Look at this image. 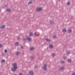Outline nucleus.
Listing matches in <instances>:
<instances>
[{
    "label": "nucleus",
    "instance_id": "obj_1",
    "mask_svg": "<svg viewBox=\"0 0 75 75\" xmlns=\"http://www.w3.org/2000/svg\"><path fill=\"white\" fill-rule=\"evenodd\" d=\"M12 65L13 67L11 69V71L12 72H15L16 70L17 69V64L16 63H14Z\"/></svg>",
    "mask_w": 75,
    "mask_h": 75
},
{
    "label": "nucleus",
    "instance_id": "obj_2",
    "mask_svg": "<svg viewBox=\"0 0 75 75\" xmlns=\"http://www.w3.org/2000/svg\"><path fill=\"white\" fill-rule=\"evenodd\" d=\"M47 64H45L44 66L42 67L44 71H46L47 69Z\"/></svg>",
    "mask_w": 75,
    "mask_h": 75
},
{
    "label": "nucleus",
    "instance_id": "obj_3",
    "mask_svg": "<svg viewBox=\"0 0 75 75\" xmlns=\"http://www.w3.org/2000/svg\"><path fill=\"white\" fill-rule=\"evenodd\" d=\"M42 10V7L37 8H36V11L37 12H39V11H41Z\"/></svg>",
    "mask_w": 75,
    "mask_h": 75
},
{
    "label": "nucleus",
    "instance_id": "obj_4",
    "mask_svg": "<svg viewBox=\"0 0 75 75\" xmlns=\"http://www.w3.org/2000/svg\"><path fill=\"white\" fill-rule=\"evenodd\" d=\"M26 39L29 42H30L31 41V38L28 37H26Z\"/></svg>",
    "mask_w": 75,
    "mask_h": 75
},
{
    "label": "nucleus",
    "instance_id": "obj_5",
    "mask_svg": "<svg viewBox=\"0 0 75 75\" xmlns=\"http://www.w3.org/2000/svg\"><path fill=\"white\" fill-rule=\"evenodd\" d=\"M5 27H6L5 25H2L0 26V28L1 29H4L5 28Z\"/></svg>",
    "mask_w": 75,
    "mask_h": 75
},
{
    "label": "nucleus",
    "instance_id": "obj_6",
    "mask_svg": "<svg viewBox=\"0 0 75 75\" xmlns=\"http://www.w3.org/2000/svg\"><path fill=\"white\" fill-rule=\"evenodd\" d=\"M50 25H52L54 23V21L52 20L50 21Z\"/></svg>",
    "mask_w": 75,
    "mask_h": 75
},
{
    "label": "nucleus",
    "instance_id": "obj_7",
    "mask_svg": "<svg viewBox=\"0 0 75 75\" xmlns=\"http://www.w3.org/2000/svg\"><path fill=\"white\" fill-rule=\"evenodd\" d=\"M29 36L30 37H33V33L32 32L29 33Z\"/></svg>",
    "mask_w": 75,
    "mask_h": 75
},
{
    "label": "nucleus",
    "instance_id": "obj_8",
    "mask_svg": "<svg viewBox=\"0 0 75 75\" xmlns=\"http://www.w3.org/2000/svg\"><path fill=\"white\" fill-rule=\"evenodd\" d=\"M45 40L47 42H50L51 41V40H49L48 38L46 39Z\"/></svg>",
    "mask_w": 75,
    "mask_h": 75
},
{
    "label": "nucleus",
    "instance_id": "obj_9",
    "mask_svg": "<svg viewBox=\"0 0 75 75\" xmlns=\"http://www.w3.org/2000/svg\"><path fill=\"white\" fill-rule=\"evenodd\" d=\"M10 11H11V9L10 8H8L6 9V11H7V12L9 13V12H10Z\"/></svg>",
    "mask_w": 75,
    "mask_h": 75
},
{
    "label": "nucleus",
    "instance_id": "obj_10",
    "mask_svg": "<svg viewBox=\"0 0 75 75\" xmlns=\"http://www.w3.org/2000/svg\"><path fill=\"white\" fill-rule=\"evenodd\" d=\"M29 74H30V75H34L33 74V72L32 71H30Z\"/></svg>",
    "mask_w": 75,
    "mask_h": 75
},
{
    "label": "nucleus",
    "instance_id": "obj_11",
    "mask_svg": "<svg viewBox=\"0 0 75 75\" xmlns=\"http://www.w3.org/2000/svg\"><path fill=\"white\" fill-rule=\"evenodd\" d=\"M49 48L50 49L51 48H53V47H54V46H53V45H49Z\"/></svg>",
    "mask_w": 75,
    "mask_h": 75
},
{
    "label": "nucleus",
    "instance_id": "obj_12",
    "mask_svg": "<svg viewBox=\"0 0 75 75\" xmlns=\"http://www.w3.org/2000/svg\"><path fill=\"white\" fill-rule=\"evenodd\" d=\"M67 62H72V60L71 59H68Z\"/></svg>",
    "mask_w": 75,
    "mask_h": 75
},
{
    "label": "nucleus",
    "instance_id": "obj_13",
    "mask_svg": "<svg viewBox=\"0 0 75 75\" xmlns=\"http://www.w3.org/2000/svg\"><path fill=\"white\" fill-rule=\"evenodd\" d=\"M62 31L63 33H66V31H67V30L65 29H63L62 30Z\"/></svg>",
    "mask_w": 75,
    "mask_h": 75
},
{
    "label": "nucleus",
    "instance_id": "obj_14",
    "mask_svg": "<svg viewBox=\"0 0 75 75\" xmlns=\"http://www.w3.org/2000/svg\"><path fill=\"white\" fill-rule=\"evenodd\" d=\"M64 67H61L59 69V71H61V70H63L64 69Z\"/></svg>",
    "mask_w": 75,
    "mask_h": 75
},
{
    "label": "nucleus",
    "instance_id": "obj_15",
    "mask_svg": "<svg viewBox=\"0 0 75 75\" xmlns=\"http://www.w3.org/2000/svg\"><path fill=\"white\" fill-rule=\"evenodd\" d=\"M19 54H20V52H16V55H19Z\"/></svg>",
    "mask_w": 75,
    "mask_h": 75
},
{
    "label": "nucleus",
    "instance_id": "obj_16",
    "mask_svg": "<svg viewBox=\"0 0 75 75\" xmlns=\"http://www.w3.org/2000/svg\"><path fill=\"white\" fill-rule=\"evenodd\" d=\"M18 44H19L18 42H16L15 43V45H16V46H18Z\"/></svg>",
    "mask_w": 75,
    "mask_h": 75
},
{
    "label": "nucleus",
    "instance_id": "obj_17",
    "mask_svg": "<svg viewBox=\"0 0 75 75\" xmlns=\"http://www.w3.org/2000/svg\"><path fill=\"white\" fill-rule=\"evenodd\" d=\"M34 56H32L31 57V59H32V60H33V59H34Z\"/></svg>",
    "mask_w": 75,
    "mask_h": 75
},
{
    "label": "nucleus",
    "instance_id": "obj_18",
    "mask_svg": "<svg viewBox=\"0 0 75 75\" xmlns=\"http://www.w3.org/2000/svg\"><path fill=\"white\" fill-rule=\"evenodd\" d=\"M68 32L69 33H72V30H68Z\"/></svg>",
    "mask_w": 75,
    "mask_h": 75
},
{
    "label": "nucleus",
    "instance_id": "obj_19",
    "mask_svg": "<svg viewBox=\"0 0 75 75\" xmlns=\"http://www.w3.org/2000/svg\"><path fill=\"white\" fill-rule=\"evenodd\" d=\"M33 50H34L33 47H30V51H33Z\"/></svg>",
    "mask_w": 75,
    "mask_h": 75
},
{
    "label": "nucleus",
    "instance_id": "obj_20",
    "mask_svg": "<svg viewBox=\"0 0 75 75\" xmlns=\"http://www.w3.org/2000/svg\"><path fill=\"white\" fill-rule=\"evenodd\" d=\"M5 62V60L4 59H3L1 61V63L4 62Z\"/></svg>",
    "mask_w": 75,
    "mask_h": 75
},
{
    "label": "nucleus",
    "instance_id": "obj_21",
    "mask_svg": "<svg viewBox=\"0 0 75 75\" xmlns=\"http://www.w3.org/2000/svg\"><path fill=\"white\" fill-rule=\"evenodd\" d=\"M55 55V54L54 53L52 54V57H54Z\"/></svg>",
    "mask_w": 75,
    "mask_h": 75
},
{
    "label": "nucleus",
    "instance_id": "obj_22",
    "mask_svg": "<svg viewBox=\"0 0 75 75\" xmlns=\"http://www.w3.org/2000/svg\"><path fill=\"white\" fill-rule=\"evenodd\" d=\"M69 4H70V2H68L67 3V5L68 6H69Z\"/></svg>",
    "mask_w": 75,
    "mask_h": 75
},
{
    "label": "nucleus",
    "instance_id": "obj_23",
    "mask_svg": "<svg viewBox=\"0 0 75 75\" xmlns=\"http://www.w3.org/2000/svg\"><path fill=\"white\" fill-rule=\"evenodd\" d=\"M28 4H31V3H33V2L32 1H30L28 3Z\"/></svg>",
    "mask_w": 75,
    "mask_h": 75
},
{
    "label": "nucleus",
    "instance_id": "obj_24",
    "mask_svg": "<svg viewBox=\"0 0 75 75\" xmlns=\"http://www.w3.org/2000/svg\"><path fill=\"white\" fill-rule=\"evenodd\" d=\"M7 52V50L6 49H5L4 50V52H5V53H6Z\"/></svg>",
    "mask_w": 75,
    "mask_h": 75
},
{
    "label": "nucleus",
    "instance_id": "obj_25",
    "mask_svg": "<svg viewBox=\"0 0 75 75\" xmlns=\"http://www.w3.org/2000/svg\"><path fill=\"white\" fill-rule=\"evenodd\" d=\"M53 38H56V36L55 35H54L53 36Z\"/></svg>",
    "mask_w": 75,
    "mask_h": 75
},
{
    "label": "nucleus",
    "instance_id": "obj_26",
    "mask_svg": "<svg viewBox=\"0 0 75 75\" xmlns=\"http://www.w3.org/2000/svg\"><path fill=\"white\" fill-rule=\"evenodd\" d=\"M64 61H62V62H61L62 64H63V63H64Z\"/></svg>",
    "mask_w": 75,
    "mask_h": 75
},
{
    "label": "nucleus",
    "instance_id": "obj_27",
    "mask_svg": "<svg viewBox=\"0 0 75 75\" xmlns=\"http://www.w3.org/2000/svg\"><path fill=\"white\" fill-rule=\"evenodd\" d=\"M36 34H37V32H35L34 33V35H36Z\"/></svg>",
    "mask_w": 75,
    "mask_h": 75
},
{
    "label": "nucleus",
    "instance_id": "obj_28",
    "mask_svg": "<svg viewBox=\"0 0 75 75\" xmlns=\"http://www.w3.org/2000/svg\"><path fill=\"white\" fill-rule=\"evenodd\" d=\"M70 53L69 52H67V54H70Z\"/></svg>",
    "mask_w": 75,
    "mask_h": 75
},
{
    "label": "nucleus",
    "instance_id": "obj_29",
    "mask_svg": "<svg viewBox=\"0 0 75 75\" xmlns=\"http://www.w3.org/2000/svg\"><path fill=\"white\" fill-rule=\"evenodd\" d=\"M2 47V45L1 44H0V48H1Z\"/></svg>",
    "mask_w": 75,
    "mask_h": 75
},
{
    "label": "nucleus",
    "instance_id": "obj_30",
    "mask_svg": "<svg viewBox=\"0 0 75 75\" xmlns=\"http://www.w3.org/2000/svg\"><path fill=\"white\" fill-rule=\"evenodd\" d=\"M21 48L23 49V48H24V47H23V46H21Z\"/></svg>",
    "mask_w": 75,
    "mask_h": 75
},
{
    "label": "nucleus",
    "instance_id": "obj_31",
    "mask_svg": "<svg viewBox=\"0 0 75 75\" xmlns=\"http://www.w3.org/2000/svg\"><path fill=\"white\" fill-rule=\"evenodd\" d=\"M71 75H75V73H72V74H71Z\"/></svg>",
    "mask_w": 75,
    "mask_h": 75
},
{
    "label": "nucleus",
    "instance_id": "obj_32",
    "mask_svg": "<svg viewBox=\"0 0 75 75\" xmlns=\"http://www.w3.org/2000/svg\"><path fill=\"white\" fill-rule=\"evenodd\" d=\"M37 65H36L34 67V68L35 69L36 68H37Z\"/></svg>",
    "mask_w": 75,
    "mask_h": 75
},
{
    "label": "nucleus",
    "instance_id": "obj_33",
    "mask_svg": "<svg viewBox=\"0 0 75 75\" xmlns=\"http://www.w3.org/2000/svg\"><path fill=\"white\" fill-rule=\"evenodd\" d=\"M19 75H23V74H22L20 73L19 74Z\"/></svg>",
    "mask_w": 75,
    "mask_h": 75
},
{
    "label": "nucleus",
    "instance_id": "obj_34",
    "mask_svg": "<svg viewBox=\"0 0 75 75\" xmlns=\"http://www.w3.org/2000/svg\"><path fill=\"white\" fill-rule=\"evenodd\" d=\"M26 39H25V38H24L23 39V40L24 41H25L26 40Z\"/></svg>",
    "mask_w": 75,
    "mask_h": 75
},
{
    "label": "nucleus",
    "instance_id": "obj_35",
    "mask_svg": "<svg viewBox=\"0 0 75 75\" xmlns=\"http://www.w3.org/2000/svg\"><path fill=\"white\" fill-rule=\"evenodd\" d=\"M2 55H4V53H2Z\"/></svg>",
    "mask_w": 75,
    "mask_h": 75
},
{
    "label": "nucleus",
    "instance_id": "obj_36",
    "mask_svg": "<svg viewBox=\"0 0 75 75\" xmlns=\"http://www.w3.org/2000/svg\"><path fill=\"white\" fill-rule=\"evenodd\" d=\"M64 59H66V57H64L63 58Z\"/></svg>",
    "mask_w": 75,
    "mask_h": 75
},
{
    "label": "nucleus",
    "instance_id": "obj_37",
    "mask_svg": "<svg viewBox=\"0 0 75 75\" xmlns=\"http://www.w3.org/2000/svg\"><path fill=\"white\" fill-rule=\"evenodd\" d=\"M31 1H35V0H31Z\"/></svg>",
    "mask_w": 75,
    "mask_h": 75
},
{
    "label": "nucleus",
    "instance_id": "obj_38",
    "mask_svg": "<svg viewBox=\"0 0 75 75\" xmlns=\"http://www.w3.org/2000/svg\"><path fill=\"white\" fill-rule=\"evenodd\" d=\"M18 40H19V38H18Z\"/></svg>",
    "mask_w": 75,
    "mask_h": 75
},
{
    "label": "nucleus",
    "instance_id": "obj_39",
    "mask_svg": "<svg viewBox=\"0 0 75 75\" xmlns=\"http://www.w3.org/2000/svg\"><path fill=\"white\" fill-rule=\"evenodd\" d=\"M61 0H59V1H61Z\"/></svg>",
    "mask_w": 75,
    "mask_h": 75
}]
</instances>
